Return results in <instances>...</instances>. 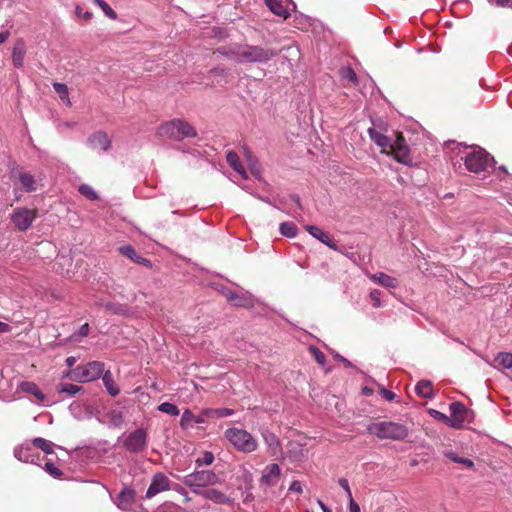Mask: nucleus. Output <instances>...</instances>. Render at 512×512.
Returning <instances> with one entry per match:
<instances>
[{
	"mask_svg": "<svg viewBox=\"0 0 512 512\" xmlns=\"http://www.w3.org/2000/svg\"><path fill=\"white\" fill-rule=\"evenodd\" d=\"M216 52L238 63H267L278 55L274 49L249 44H235Z\"/></svg>",
	"mask_w": 512,
	"mask_h": 512,
	"instance_id": "obj_1",
	"label": "nucleus"
},
{
	"mask_svg": "<svg viewBox=\"0 0 512 512\" xmlns=\"http://www.w3.org/2000/svg\"><path fill=\"white\" fill-rule=\"evenodd\" d=\"M367 432L380 440H405L409 434V428L402 423L393 421L373 422L367 426Z\"/></svg>",
	"mask_w": 512,
	"mask_h": 512,
	"instance_id": "obj_2",
	"label": "nucleus"
},
{
	"mask_svg": "<svg viewBox=\"0 0 512 512\" xmlns=\"http://www.w3.org/2000/svg\"><path fill=\"white\" fill-rule=\"evenodd\" d=\"M159 134L162 137H167L175 141L197 136L196 129L190 123L182 119H173L162 124L159 127Z\"/></svg>",
	"mask_w": 512,
	"mask_h": 512,
	"instance_id": "obj_3",
	"label": "nucleus"
},
{
	"mask_svg": "<svg viewBox=\"0 0 512 512\" xmlns=\"http://www.w3.org/2000/svg\"><path fill=\"white\" fill-rule=\"evenodd\" d=\"M225 438L239 452L252 453L258 448L257 440L246 430L229 428L224 433Z\"/></svg>",
	"mask_w": 512,
	"mask_h": 512,
	"instance_id": "obj_4",
	"label": "nucleus"
},
{
	"mask_svg": "<svg viewBox=\"0 0 512 512\" xmlns=\"http://www.w3.org/2000/svg\"><path fill=\"white\" fill-rule=\"evenodd\" d=\"M104 370V364L99 361L89 362L83 366H77L67 373V377L78 382H90L98 379Z\"/></svg>",
	"mask_w": 512,
	"mask_h": 512,
	"instance_id": "obj_5",
	"label": "nucleus"
},
{
	"mask_svg": "<svg viewBox=\"0 0 512 512\" xmlns=\"http://www.w3.org/2000/svg\"><path fill=\"white\" fill-rule=\"evenodd\" d=\"M463 160L467 170L473 173L485 171L491 161L489 154L483 149L471 151Z\"/></svg>",
	"mask_w": 512,
	"mask_h": 512,
	"instance_id": "obj_6",
	"label": "nucleus"
},
{
	"mask_svg": "<svg viewBox=\"0 0 512 512\" xmlns=\"http://www.w3.org/2000/svg\"><path fill=\"white\" fill-rule=\"evenodd\" d=\"M183 482L191 488H202L219 483V478L211 470H201L186 475Z\"/></svg>",
	"mask_w": 512,
	"mask_h": 512,
	"instance_id": "obj_7",
	"label": "nucleus"
},
{
	"mask_svg": "<svg viewBox=\"0 0 512 512\" xmlns=\"http://www.w3.org/2000/svg\"><path fill=\"white\" fill-rule=\"evenodd\" d=\"M451 415L450 426L455 429H461L464 427L465 423H469L473 419V412L469 410L463 403L461 402H453L450 404Z\"/></svg>",
	"mask_w": 512,
	"mask_h": 512,
	"instance_id": "obj_8",
	"label": "nucleus"
},
{
	"mask_svg": "<svg viewBox=\"0 0 512 512\" xmlns=\"http://www.w3.org/2000/svg\"><path fill=\"white\" fill-rule=\"evenodd\" d=\"M395 136L396 139L392 142L390 154L393 155L394 159L399 163L410 165L412 158L403 134L401 132H395Z\"/></svg>",
	"mask_w": 512,
	"mask_h": 512,
	"instance_id": "obj_9",
	"label": "nucleus"
},
{
	"mask_svg": "<svg viewBox=\"0 0 512 512\" xmlns=\"http://www.w3.org/2000/svg\"><path fill=\"white\" fill-rule=\"evenodd\" d=\"M124 447L133 453L142 451L147 445V432L139 428L131 432L123 442Z\"/></svg>",
	"mask_w": 512,
	"mask_h": 512,
	"instance_id": "obj_10",
	"label": "nucleus"
},
{
	"mask_svg": "<svg viewBox=\"0 0 512 512\" xmlns=\"http://www.w3.org/2000/svg\"><path fill=\"white\" fill-rule=\"evenodd\" d=\"M36 216V210L21 208L15 210L12 215V221L19 230L25 231L31 226Z\"/></svg>",
	"mask_w": 512,
	"mask_h": 512,
	"instance_id": "obj_11",
	"label": "nucleus"
},
{
	"mask_svg": "<svg viewBox=\"0 0 512 512\" xmlns=\"http://www.w3.org/2000/svg\"><path fill=\"white\" fill-rule=\"evenodd\" d=\"M368 135L370 139L381 148V153L390 154V149L392 148V140L378 131L375 127H371L368 129Z\"/></svg>",
	"mask_w": 512,
	"mask_h": 512,
	"instance_id": "obj_12",
	"label": "nucleus"
},
{
	"mask_svg": "<svg viewBox=\"0 0 512 512\" xmlns=\"http://www.w3.org/2000/svg\"><path fill=\"white\" fill-rule=\"evenodd\" d=\"M169 489V479L162 473L154 475L152 482L146 492L148 498H152L160 492Z\"/></svg>",
	"mask_w": 512,
	"mask_h": 512,
	"instance_id": "obj_13",
	"label": "nucleus"
},
{
	"mask_svg": "<svg viewBox=\"0 0 512 512\" xmlns=\"http://www.w3.org/2000/svg\"><path fill=\"white\" fill-rule=\"evenodd\" d=\"M305 229L311 236L318 239L320 242H322L329 248L333 249L334 251H339L338 246L335 244V242L330 237V235L328 233L324 232L319 227L314 226V225H307L305 227Z\"/></svg>",
	"mask_w": 512,
	"mask_h": 512,
	"instance_id": "obj_14",
	"label": "nucleus"
},
{
	"mask_svg": "<svg viewBox=\"0 0 512 512\" xmlns=\"http://www.w3.org/2000/svg\"><path fill=\"white\" fill-rule=\"evenodd\" d=\"M27 47L26 42L23 38L16 39L12 51V62L14 67L21 68L24 64V58L26 55Z\"/></svg>",
	"mask_w": 512,
	"mask_h": 512,
	"instance_id": "obj_15",
	"label": "nucleus"
},
{
	"mask_svg": "<svg viewBox=\"0 0 512 512\" xmlns=\"http://www.w3.org/2000/svg\"><path fill=\"white\" fill-rule=\"evenodd\" d=\"M281 469L278 464H270L265 467L261 477V483L267 486H274L278 483Z\"/></svg>",
	"mask_w": 512,
	"mask_h": 512,
	"instance_id": "obj_16",
	"label": "nucleus"
},
{
	"mask_svg": "<svg viewBox=\"0 0 512 512\" xmlns=\"http://www.w3.org/2000/svg\"><path fill=\"white\" fill-rule=\"evenodd\" d=\"M88 143L92 149L107 151L110 148L111 141L105 132L98 131L88 138Z\"/></svg>",
	"mask_w": 512,
	"mask_h": 512,
	"instance_id": "obj_17",
	"label": "nucleus"
},
{
	"mask_svg": "<svg viewBox=\"0 0 512 512\" xmlns=\"http://www.w3.org/2000/svg\"><path fill=\"white\" fill-rule=\"evenodd\" d=\"M225 297H226L227 301L234 306L244 307V308H250L253 306L252 300L245 295H239L235 292L229 291V292L225 293Z\"/></svg>",
	"mask_w": 512,
	"mask_h": 512,
	"instance_id": "obj_18",
	"label": "nucleus"
},
{
	"mask_svg": "<svg viewBox=\"0 0 512 512\" xmlns=\"http://www.w3.org/2000/svg\"><path fill=\"white\" fill-rule=\"evenodd\" d=\"M21 391L33 395L39 403L44 402L45 395L41 392L38 386L34 382L23 381L19 385Z\"/></svg>",
	"mask_w": 512,
	"mask_h": 512,
	"instance_id": "obj_19",
	"label": "nucleus"
},
{
	"mask_svg": "<svg viewBox=\"0 0 512 512\" xmlns=\"http://www.w3.org/2000/svg\"><path fill=\"white\" fill-rule=\"evenodd\" d=\"M18 178L22 188L26 192H34L38 189V182L32 174L28 172H21Z\"/></svg>",
	"mask_w": 512,
	"mask_h": 512,
	"instance_id": "obj_20",
	"label": "nucleus"
},
{
	"mask_svg": "<svg viewBox=\"0 0 512 512\" xmlns=\"http://www.w3.org/2000/svg\"><path fill=\"white\" fill-rule=\"evenodd\" d=\"M371 280L378 283L379 285L387 288H396L398 286V281L396 278L391 277L385 273L379 272L371 275Z\"/></svg>",
	"mask_w": 512,
	"mask_h": 512,
	"instance_id": "obj_21",
	"label": "nucleus"
},
{
	"mask_svg": "<svg viewBox=\"0 0 512 512\" xmlns=\"http://www.w3.org/2000/svg\"><path fill=\"white\" fill-rule=\"evenodd\" d=\"M227 163L231 168H233L236 172H238L243 177L247 178L246 171L241 164L240 158L238 154L234 151H228L226 155Z\"/></svg>",
	"mask_w": 512,
	"mask_h": 512,
	"instance_id": "obj_22",
	"label": "nucleus"
},
{
	"mask_svg": "<svg viewBox=\"0 0 512 512\" xmlns=\"http://www.w3.org/2000/svg\"><path fill=\"white\" fill-rule=\"evenodd\" d=\"M266 5L272 13L283 19H287L290 15L280 0H266Z\"/></svg>",
	"mask_w": 512,
	"mask_h": 512,
	"instance_id": "obj_23",
	"label": "nucleus"
},
{
	"mask_svg": "<svg viewBox=\"0 0 512 512\" xmlns=\"http://www.w3.org/2000/svg\"><path fill=\"white\" fill-rule=\"evenodd\" d=\"M103 384L107 390V392L112 396L115 397L120 393L119 388L114 382L113 376L111 371H106L102 376Z\"/></svg>",
	"mask_w": 512,
	"mask_h": 512,
	"instance_id": "obj_24",
	"label": "nucleus"
},
{
	"mask_svg": "<svg viewBox=\"0 0 512 512\" xmlns=\"http://www.w3.org/2000/svg\"><path fill=\"white\" fill-rule=\"evenodd\" d=\"M264 441L269 447L272 455H277L281 451L279 438L273 433L263 434Z\"/></svg>",
	"mask_w": 512,
	"mask_h": 512,
	"instance_id": "obj_25",
	"label": "nucleus"
},
{
	"mask_svg": "<svg viewBox=\"0 0 512 512\" xmlns=\"http://www.w3.org/2000/svg\"><path fill=\"white\" fill-rule=\"evenodd\" d=\"M200 493L204 498L212 500L215 503L221 504V503H225L228 500L227 496L224 493H222L221 491H218L216 489H205V490L201 491Z\"/></svg>",
	"mask_w": 512,
	"mask_h": 512,
	"instance_id": "obj_26",
	"label": "nucleus"
},
{
	"mask_svg": "<svg viewBox=\"0 0 512 512\" xmlns=\"http://www.w3.org/2000/svg\"><path fill=\"white\" fill-rule=\"evenodd\" d=\"M415 390L416 393L423 398H432L434 394L432 383L427 380L419 381Z\"/></svg>",
	"mask_w": 512,
	"mask_h": 512,
	"instance_id": "obj_27",
	"label": "nucleus"
},
{
	"mask_svg": "<svg viewBox=\"0 0 512 512\" xmlns=\"http://www.w3.org/2000/svg\"><path fill=\"white\" fill-rule=\"evenodd\" d=\"M445 456L450 459L454 463H458L463 465L467 469H473L474 468V462L468 458L461 457L457 455V453L453 451H447L445 452Z\"/></svg>",
	"mask_w": 512,
	"mask_h": 512,
	"instance_id": "obj_28",
	"label": "nucleus"
},
{
	"mask_svg": "<svg viewBox=\"0 0 512 512\" xmlns=\"http://www.w3.org/2000/svg\"><path fill=\"white\" fill-rule=\"evenodd\" d=\"M53 88L55 92L58 94L59 98L66 102L68 106H71V102L69 99V91L66 84L55 82L53 83Z\"/></svg>",
	"mask_w": 512,
	"mask_h": 512,
	"instance_id": "obj_29",
	"label": "nucleus"
},
{
	"mask_svg": "<svg viewBox=\"0 0 512 512\" xmlns=\"http://www.w3.org/2000/svg\"><path fill=\"white\" fill-rule=\"evenodd\" d=\"M32 444L36 447L41 449L46 454H52L54 452L53 450V444L41 437L34 438L32 440Z\"/></svg>",
	"mask_w": 512,
	"mask_h": 512,
	"instance_id": "obj_30",
	"label": "nucleus"
},
{
	"mask_svg": "<svg viewBox=\"0 0 512 512\" xmlns=\"http://www.w3.org/2000/svg\"><path fill=\"white\" fill-rule=\"evenodd\" d=\"M495 362L498 366H501L505 369H509L512 367V353L509 352H501L499 353L496 358Z\"/></svg>",
	"mask_w": 512,
	"mask_h": 512,
	"instance_id": "obj_31",
	"label": "nucleus"
},
{
	"mask_svg": "<svg viewBox=\"0 0 512 512\" xmlns=\"http://www.w3.org/2000/svg\"><path fill=\"white\" fill-rule=\"evenodd\" d=\"M298 228L293 222H283L280 225V233L283 236L293 238L297 235Z\"/></svg>",
	"mask_w": 512,
	"mask_h": 512,
	"instance_id": "obj_32",
	"label": "nucleus"
},
{
	"mask_svg": "<svg viewBox=\"0 0 512 512\" xmlns=\"http://www.w3.org/2000/svg\"><path fill=\"white\" fill-rule=\"evenodd\" d=\"M340 75L343 80H347L353 85H358V77L356 72L351 67H344L340 70Z\"/></svg>",
	"mask_w": 512,
	"mask_h": 512,
	"instance_id": "obj_33",
	"label": "nucleus"
},
{
	"mask_svg": "<svg viewBox=\"0 0 512 512\" xmlns=\"http://www.w3.org/2000/svg\"><path fill=\"white\" fill-rule=\"evenodd\" d=\"M118 252L124 256L133 261L134 263L138 259L139 255L137 254L136 250L131 245H123L118 248Z\"/></svg>",
	"mask_w": 512,
	"mask_h": 512,
	"instance_id": "obj_34",
	"label": "nucleus"
},
{
	"mask_svg": "<svg viewBox=\"0 0 512 512\" xmlns=\"http://www.w3.org/2000/svg\"><path fill=\"white\" fill-rule=\"evenodd\" d=\"M81 390L82 387L75 384H59L57 386V391L59 393H67L70 396L77 394Z\"/></svg>",
	"mask_w": 512,
	"mask_h": 512,
	"instance_id": "obj_35",
	"label": "nucleus"
},
{
	"mask_svg": "<svg viewBox=\"0 0 512 512\" xmlns=\"http://www.w3.org/2000/svg\"><path fill=\"white\" fill-rule=\"evenodd\" d=\"M93 2L102 9L107 17L112 20L117 19V13L104 0H93Z\"/></svg>",
	"mask_w": 512,
	"mask_h": 512,
	"instance_id": "obj_36",
	"label": "nucleus"
},
{
	"mask_svg": "<svg viewBox=\"0 0 512 512\" xmlns=\"http://www.w3.org/2000/svg\"><path fill=\"white\" fill-rule=\"evenodd\" d=\"M78 191L81 195H83L84 197H86L88 200H97L98 199V195L97 193L93 190V188L87 184H82L79 186L78 188Z\"/></svg>",
	"mask_w": 512,
	"mask_h": 512,
	"instance_id": "obj_37",
	"label": "nucleus"
},
{
	"mask_svg": "<svg viewBox=\"0 0 512 512\" xmlns=\"http://www.w3.org/2000/svg\"><path fill=\"white\" fill-rule=\"evenodd\" d=\"M158 410L172 416H177L180 413L178 407L175 404L169 402L161 403L158 406Z\"/></svg>",
	"mask_w": 512,
	"mask_h": 512,
	"instance_id": "obj_38",
	"label": "nucleus"
},
{
	"mask_svg": "<svg viewBox=\"0 0 512 512\" xmlns=\"http://www.w3.org/2000/svg\"><path fill=\"white\" fill-rule=\"evenodd\" d=\"M311 354L313 355L315 361L320 364V365H324L325 362H326V356L325 354L317 347L315 346H311L309 348Z\"/></svg>",
	"mask_w": 512,
	"mask_h": 512,
	"instance_id": "obj_39",
	"label": "nucleus"
},
{
	"mask_svg": "<svg viewBox=\"0 0 512 512\" xmlns=\"http://www.w3.org/2000/svg\"><path fill=\"white\" fill-rule=\"evenodd\" d=\"M214 461V455L212 452H209V451H206L203 453V456L202 457H199L197 460H196V464L198 466H202V465H211Z\"/></svg>",
	"mask_w": 512,
	"mask_h": 512,
	"instance_id": "obj_40",
	"label": "nucleus"
},
{
	"mask_svg": "<svg viewBox=\"0 0 512 512\" xmlns=\"http://www.w3.org/2000/svg\"><path fill=\"white\" fill-rule=\"evenodd\" d=\"M45 470L53 477H60L62 475L61 470L50 461L46 462Z\"/></svg>",
	"mask_w": 512,
	"mask_h": 512,
	"instance_id": "obj_41",
	"label": "nucleus"
},
{
	"mask_svg": "<svg viewBox=\"0 0 512 512\" xmlns=\"http://www.w3.org/2000/svg\"><path fill=\"white\" fill-rule=\"evenodd\" d=\"M75 13L77 17L83 18L85 21H90L93 17L92 13L89 11L83 12V8L80 5L75 7Z\"/></svg>",
	"mask_w": 512,
	"mask_h": 512,
	"instance_id": "obj_42",
	"label": "nucleus"
},
{
	"mask_svg": "<svg viewBox=\"0 0 512 512\" xmlns=\"http://www.w3.org/2000/svg\"><path fill=\"white\" fill-rule=\"evenodd\" d=\"M430 414L437 420L443 421L445 424L450 426L449 416L437 410H430Z\"/></svg>",
	"mask_w": 512,
	"mask_h": 512,
	"instance_id": "obj_43",
	"label": "nucleus"
},
{
	"mask_svg": "<svg viewBox=\"0 0 512 512\" xmlns=\"http://www.w3.org/2000/svg\"><path fill=\"white\" fill-rule=\"evenodd\" d=\"M380 295H381V291H379V290H373L370 292V298L372 300V305L375 308H378L381 306Z\"/></svg>",
	"mask_w": 512,
	"mask_h": 512,
	"instance_id": "obj_44",
	"label": "nucleus"
},
{
	"mask_svg": "<svg viewBox=\"0 0 512 512\" xmlns=\"http://www.w3.org/2000/svg\"><path fill=\"white\" fill-rule=\"evenodd\" d=\"M338 483L345 490V492L347 494V497L351 498L352 492H351V489L349 487L348 480L346 478H340L338 480Z\"/></svg>",
	"mask_w": 512,
	"mask_h": 512,
	"instance_id": "obj_45",
	"label": "nucleus"
},
{
	"mask_svg": "<svg viewBox=\"0 0 512 512\" xmlns=\"http://www.w3.org/2000/svg\"><path fill=\"white\" fill-rule=\"evenodd\" d=\"M380 394L387 401H392L395 398V393L385 388L380 389Z\"/></svg>",
	"mask_w": 512,
	"mask_h": 512,
	"instance_id": "obj_46",
	"label": "nucleus"
},
{
	"mask_svg": "<svg viewBox=\"0 0 512 512\" xmlns=\"http://www.w3.org/2000/svg\"><path fill=\"white\" fill-rule=\"evenodd\" d=\"M135 263L140 264V265H142V266H145V267H147V268H149V269H151V268H152V263H151V261H150L149 259L144 258V257H141V256H139V257H138V259L136 260V262H135Z\"/></svg>",
	"mask_w": 512,
	"mask_h": 512,
	"instance_id": "obj_47",
	"label": "nucleus"
},
{
	"mask_svg": "<svg viewBox=\"0 0 512 512\" xmlns=\"http://www.w3.org/2000/svg\"><path fill=\"white\" fill-rule=\"evenodd\" d=\"M290 491L301 493L302 492V484L299 481H293L289 487Z\"/></svg>",
	"mask_w": 512,
	"mask_h": 512,
	"instance_id": "obj_48",
	"label": "nucleus"
},
{
	"mask_svg": "<svg viewBox=\"0 0 512 512\" xmlns=\"http://www.w3.org/2000/svg\"><path fill=\"white\" fill-rule=\"evenodd\" d=\"M119 498L125 501H131L133 499V493L131 491H123L120 493Z\"/></svg>",
	"mask_w": 512,
	"mask_h": 512,
	"instance_id": "obj_49",
	"label": "nucleus"
},
{
	"mask_svg": "<svg viewBox=\"0 0 512 512\" xmlns=\"http://www.w3.org/2000/svg\"><path fill=\"white\" fill-rule=\"evenodd\" d=\"M89 334V325L87 323L83 324L79 328V335L82 337H86Z\"/></svg>",
	"mask_w": 512,
	"mask_h": 512,
	"instance_id": "obj_50",
	"label": "nucleus"
},
{
	"mask_svg": "<svg viewBox=\"0 0 512 512\" xmlns=\"http://www.w3.org/2000/svg\"><path fill=\"white\" fill-rule=\"evenodd\" d=\"M350 501V512H360L359 505L353 500V496L351 495V498H348Z\"/></svg>",
	"mask_w": 512,
	"mask_h": 512,
	"instance_id": "obj_51",
	"label": "nucleus"
},
{
	"mask_svg": "<svg viewBox=\"0 0 512 512\" xmlns=\"http://www.w3.org/2000/svg\"><path fill=\"white\" fill-rule=\"evenodd\" d=\"M498 6L512 7V0H494Z\"/></svg>",
	"mask_w": 512,
	"mask_h": 512,
	"instance_id": "obj_52",
	"label": "nucleus"
},
{
	"mask_svg": "<svg viewBox=\"0 0 512 512\" xmlns=\"http://www.w3.org/2000/svg\"><path fill=\"white\" fill-rule=\"evenodd\" d=\"M11 331V327L4 322L0 321V333H8Z\"/></svg>",
	"mask_w": 512,
	"mask_h": 512,
	"instance_id": "obj_53",
	"label": "nucleus"
},
{
	"mask_svg": "<svg viewBox=\"0 0 512 512\" xmlns=\"http://www.w3.org/2000/svg\"><path fill=\"white\" fill-rule=\"evenodd\" d=\"M210 72L215 75H224V74H226V69L216 67V68H213Z\"/></svg>",
	"mask_w": 512,
	"mask_h": 512,
	"instance_id": "obj_54",
	"label": "nucleus"
},
{
	"mask_svg": "<svg viewBox=\"0 0 512 512\" xmlns=\"http://www.w3.org/2000/svg\"><path fill=\"white\" fill-rule=\"evenodd\" d=\"M9 37H10V32L9 31L1 32L0 33V44L6 42Z\"/></svg>",
	"mask_w": 512,
	"mask_h": 512,
	"instance_id": "obj_55",
	"label": "nucleus"
},
{
	"mask_svg": "<svg viewBox=\"0 0 512 512\" xmlns=\"http://www.w3.org/2000/svg\"><path fill=\"white\" fill-rule=\"evenodd\" d=\"M318 505L320 506V508L322 509L323 512H332L330 508H328L324 503L323 501L321 500H318L317 501Z\"/></svg>",
	"mask_w": 512,
	"mask_h": 512,
	"instance_id": "obj_56",
	"label": "nucleus"
},
{
	"mask_svg": "<svg viewBox=\"0 0 512 512\" xmlns=\"http://www.w3.org/2000/svg\"><path fill=\"white\" fill-rule=\"evenodd\" d=\"M76 362V358L73 357V356H70L66 359V364L69 366V367H72Z\"/></svg>",
	"mask_w": 512,
	"mask_h": 512,
	"instance_id": "obj_57",
	"label": "nucleus"
},
{
	"mask_svg": "<svg viewBox=\"0 0 512 512\" xmlns=\"http://www.w3.org/2000/svg\"><path fill=\"white\" fill-rule=\"evenodd\" d=\"M232 414V410L230 409H221L219 410V416H228Z\"/></svg>",
	"mask_w": 512,
	"mask_h": 512,
	"instance_id": "obj_58",
	"label": "nucleus"
},
{
	"mask_svg": "<svg viewBox=\"0 0 512 512\" xmlns=\"http://www.w3.org/2000/svg\"><path fill=\"white\" fill-rule=\"evenodd\" d=\"M190 416H192V413L190 411H185L183 416H182V420H188L190 418Z\"/></svg>",
	"mask_w": 512,
	"mask_h": 512,
	"instance_id": "obj_59",
	"label": "nucleus"
},
{
	"mask_svg": "<svg viewBox=\"0 0 512 512\" xmlns=\"http://www.w3.org/2000/svg\"><path fill=\"white\" fill-rule=\"evenodd\" d=\"M291 199L300 207V198L297 195H292Z\"/></svg>",
	"mask_w": 512,
	"mask_h": 512,
	"instance_id": "obj_60",
	"label": "nucleus"
},
{
	"mask_svg": "<svg viewBox=\"0 0 512 512\" xmlns=\"http://www.w3.org/2000/svg\"><path fill=\"white\" fill-rule=\"evenodd\" d=\"M363 392L366 394V395H369L371 393V390L368 389L367 387L363 389Z\"/></svg>",
	"mask_w": 512,
	"mask_h": 512,
	"instance_id": "obj_61",
	"label": "nucleus"
}]
</instances>
